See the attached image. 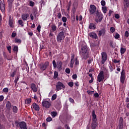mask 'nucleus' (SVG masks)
Listing matches in <instances>:
<instances>
[{
	"mask_svg": "<svg viewBox=\"0 0 129 129\" xmlns=\"http://www.w3.org/2000/svg\"><path fill=\"white\" fill-rule=\"evenodd\" d=\"M89 50L88 48L87 45L82 46V48H81V51H80V55L83 57L84 59H86L88 58V51Z\"/></svg>",
	"mask_w": 129,
	"mask_h": 129,
	"instance_id": "1",
	"label": "nucleus"
},
{
	"mask_svg": "<svg viewBox=\"0 0 129 129\" xmlns=\"http://www.w3.org/2000/svg\"><path fill=\"white\" fill-rule=\"evenodd\" d=\"M92 116H93V120L92 121L91 128L92 129H96L98 125V122L97 121V116L95 114V111L94 110H93L92 112Z\"/></svg>",
	"mask_w": 129,
	"mask_h": 129,
	"instance_id": "2",
	"label": "nucleus"
},
{
	"mask_svg": "<svg viewBox=\"0 0 129 129\" xmlns=\"http://www.w3.org/2000/svg\"><path fill=\"white\" fill-rule=\"evenodd\" d=\"M52 64L53 66L54 69L57 68L59 71H61L62 69V65L63 63L61 60H59L57 61V63L55 61V60H53Z\"/></svg>",
	"mask_w": 129,
	"mask_h": 129,
	"instance_id": "3",
	"label": "nucleus"
},
{
	"mask_svg": "<svg viewBox=\"0 0 129 129\" xmlns=\"http://www.w3.org/2000/svg\"><path fill=\"white\" fill-rule=\"evenodd\" d=\"M66 37V35L63 31L60 32L56 37V40L58 43H60Z\"/></svg>",
	"mask_w": 129,
	"mask_h": 129,
	"instance_id": "4",
	"label": "nucleus"
},
{
	"mask_svg": "<svg viewBox=\"0 0 129 129\" xmlns=\"http://www.w3.org/2000/svg\"><path fill=\"white\" fill-rule=\"evenodd\" d=\"M103 14L102 13L97 11L96 13V18L95 19V21L98 23L99 22H101L103 19Z\"/></svg>",
	"mask_w": 129,
	"mask_h": 129,
	"instance_id": "5",
	"label": "nucleus"
},
{
	"mask_svg": "<svg viewBox=\"0 0 129 129\" xmlns=\"http://www.w3.org/2000/svg\"><path fill=\"white\" fill-rule=\"evenodd\" d=\"M43 107L46 109L49 108L51 106V101L49 99L43 100L42 102Z\"/></svg>",
	"mask_w": 129,
	"mask_h": 129,
	"instance_id": "6",
	"label": "nucleus"
},
{
	"mask_svg": "<svg viewBox=\"0 0 129 129\" xmlns=\"http://www.w3.org/2000/svg\"><path fill=\"white\" fill-rule=\"evenodd\" d=\"M56 88L57 91L61 90H64L66 88V86L63 84L61 82H58L56 85Z\"/></svg>",
	"mask_w": 129,
	"mask_h": 129,
	"instance_id": "7",
	"label": "nucleus"
},
{
	"mask_svg": "<svg viewBox=\"0 0 129 129\" xmlns=\"http://www.w3.org/2000/svg\"><path fill=\"white\" fill-rule=\"evenodd\" d=\"M104 79V72H103V71H101L99 73V75H98L97 76V81L99 83H100L101 82L103 81Z\"/></svg>",
	"mask_w": 129,
	"mask_h": 129,
	"instance_id": "8",
	"label": "nucleus"
},
{
	"mask_svg": "<svg viewBox=\"0 0 129 129\" xmlns=\"http://www.w3.org/2000/svg\"><path fill=\"white\" fill-rule=\"evenodd\" d=\"M101 58H102L101 63L104 64L107 59V55L106 52H101Z\"/></svg>",
	"mask_w": 129,
	"mask_h": 129,
	"instance_id": "9",
	"label": "nucleus"
},
{
	"mask_svg": "<svg viewBox=\"0 0 129 129\" xmlns=\"http://www.w3.org/2000/svg\"><path fill=\"white\" fill-rule=\"evenodd\" d=\"M49 61H45L43 64H40V70L41 71L43 72L47 69L49 67Z\"/></svg>",
	"mask_w": 129,
	"mask_h": 129,
	"instance_id": "10",
	"label": "nucleus"
},
{
	"mask_svg": "<svg viewBox=\"0 0 129 129\" xmlns=\"http://www.w3.org/2000/svg\"><path fill=\"white\" fill-rule=\"evenodd\" d=\"M71 55V61L70 62V67H71V68H73L74 64L75 62V55L73 53H72Z\"/></svg>",
	"mask_w": 129,
	"mask_h": 129,
	"instance_id": "11",
	"label": "nucleus"
},
{
	"mask_svg": "<svg viewBox=\"0 0 129 129\" xmlns=\"http://www.w3.org/2000/svg\"><path fill=\"white\" fill-rule=\"evenodd\" d=\"M96 7L94 5H90V14L93 15L96 11Z\"/></svg>",
	"mask_w": 129,
	"mask_h": 129,
	"instance_id": "12",
	"label": "nucleus"
},
{
	"mask_svg": "<svg viewBox=\"0 0 129 129\" xmlns=\"http://www.w3.org/2000/svg\"><path fill=\"white\" fill-rule=\"evenodd\" d=\"M18 125L21 129H28L27 127V124L24 121H21L19 122Z\"/></svg>",
	"mask_w": 129,
	"mask_h": 129,
	"instance_id": "13",
	"label": "nucleus"
},
{
	"mask_svg": "<svg viewBox=\"0 0 129 129\" xmlns=\"http://www.w3.org/2000/svg\"><path fill=\"white\" fill-rule=\"evenodd\" d=\"M118 128L119 129H123V118L122 117H119V122H118Z\"/></svg>",
	"mask_w": 129,
	"mask_h": 129,
	"instance_id": "14",
	"label": "nucleus"
},
{
	"mask_svg": "<svg viewBox=\"0 0 129 129\" xmlns=\"http://www.w3.org/2000/svg\"><path fill=\"white\" fill-rule=\"evenodd\" d=\"M106 34V31L105 29H102L99 31L98 35L99 37H101V36H104Z\"/></svg>",
	"mask_w": 129,
	"mask_h": 129,
	"instance_id": "15",
	"label": "nucleus"
},
{
	"mask_svg": "<svg viewBox=\"0 0 129 129\" xmlns=\"http://www.w3.org/2000/svg\"><path fill=\"white\" fill-rule=\"evenodd\" d=\"M89 29L95 30L96 29V26L95 23H91L89 24Z\"/></svg>",
	"mask_w": 129,
	"mask_h": 129,
	"instance_id": "16",
	"label": "nucleus"
},
{
	"mask_svg": "<svg viewBox=\"0 0 129 129\" xmlns=\"http://www.w3.org/2000/svg\"><path fill=\"white\" fill-rule=\"evenodd\" d=\"M90 37L93 39H98L97 35L95 32H91L89 34Z\"/></svg>",
	"mask_w": 129,
	"mask_h": 129,
	"instance_id": "17",
	"label": "nucleus"
},
{
	"mask_svg": "<svg viewBox=\"0 0 129 129\" xmlns=\"http://www.w3.org/2000/svg\"><path fill=\"white\" fill-rule=\"evenodd\" d=\"M12 107V106L11 102L10 101H8L6 104V108L9 111H11Z\"/></svg>",
	"mask_w": 129,
	"mask_h": 129,
	"instance_id": "18",
	"label": "nucleus"
},
{
	"mask_svg": "<svg viewBox=\"0 0 129 129\" xmlns=\"http://www.w3.org/2000/svg\"><path fill=\"white\" fill-rule=\"evenodd\" d=\"M32 106L35 111H39L40 108H39V106L36 103H33Z\"/></svg>",
	"mask_w": 129,
	"mask_h": 129,
	"instance_id": "19",
	"label": "nucleus"
},
{
	"mask_svg": "<svg viewBox=\"0 0 129 129\" xmlns=\"http://www.w3.org/2000/svg\"><path fill=\"white\" fill-rule=\"evenodd\" d=\"M29 17V14H28V13H27V14H23L22 15V19L23 21H26Z\"/></svg>",
	"mask_w": 129,
	"mask_h": 129,
	"instance_id": "20",
	"label": "nucleus"
},
{
	"mask_svg": "<svg viewBox=\"0 0 129 129\" xmlns=\"http://www.w3.org/2000/svg\"><path fill=\"white\" fill-rule=\"evenodd\" d=\"M0 8L1 11L3 13H5V4L4 3H1L0 4Z\"/></svg>",
	"mask_w": 129,
	"mask_h": 129,
	"instance_id": "21",
	"label": "nucleus"
},
{
	"mask_svg": "<svg viewBox=\"0 0 129 129\" xmlns=\"http://www.w3.org/2000/svg\"><path fill=\"white\" fill-rule=\"evenodd\" d=\"M31 88L32 89V90L34 92H37V89L36 87V86L34 84H31Z\"/></svg>",
	"mask_w": 129,
	"mask_h": 129,
	"instance_id": "22",
	"label": "nucleus"
},
{
	"mask_svg": "<svg viewBox=\"0 0 129 129\" xmlns=\"http://www.w3.org/2000/svg\"><path fill=\"white\" fill-rule=\"evenodd\" d=\"M126 51V48H123V47H121L120 49V52L121 55H123L125 53Z\"/></svg>",
	"mask_w": 129,
	"mask_h": 129,
	"instance_id": "23",
	"label": "nucleus"
},
{
	"mask_svg": "<svg viewBox=\"0 0 129 129\" xmlns=\"http://www.w3.org/2000/svg\"><path fill=\"white\" fill-rule=\"evenodd\" d=\"M9 24L10 27L12 28L13 27V21L11 16H10Z\"/></svg>",
	"mask_w": 129,
	"mask_h": 129,
	"instance_id": "24",
	"label": "nucleus"
},
{
	"mask_svg": "<svg viewBox=\"0 0 129 129\" xmlns=\"http://www.w3.org/2000/svg\"><path fill=\"white\" fill-rule=\"evenodd\" d=\"M18 108L16 106H13V111L15 113H18Z\"/></svg>",
	"mask_w": 129,
	"mask_h": 129,
	"instance_id": "25",
	"label": "nucleus"
},
{
	"mask_svg": "<svg viewBox=\"0 0 129 129\" xmlns=\"http://www.w3.org/2000/svg\"><path fill=\"white\" fill-rule=\"evenodd\" d=\"M125 80V77H120V82L122 84H123L124 83V81Z\"/></svg>",
	"mask_w": 129,
	"mask_h": 129,
	"instance_id": "26",
	"label": "nucleus"
},
{
	"mask_svg": "<svg viewBox=\"0 0 129 129\" xmlns=\"http://www.w3.org/2000/svg\"><path fill=\"white\" fill-rule=\"evenodd\" d=\"M112 61L114 63H118V65L120 64V60H117L116 58H113V59L112 60Z\"/></svg>",
	"mask_w": 129,
	"mask_h": 129,
	"instance_id": "27",
	"label": "nucleus"
},
{
	"mask_svg": "<svg viewBox=\"0 0 129 129\" xmlns=\"http://www.w3.org/2000/svg\"><path fill=\"white\" fill-rule=\"evenodd\" d=\"M51 29H52V30L53 31V32H54L55 31H56L57 30V27L55 25V24H53L51 26Z\"/></svg>",
	"mask_w": 129,
	"mask_h": 129,
	"instance_id": "28",
	"label": "nucleus"
},
{
	"mask_svg": "<svg viewBox=\"0 0 129 129\" xmlns=\"http://www.w3.org/2000/svg\"><path fill=\"white\" fill-rule=\"evenodd\" d=\"M15 42L16 43L21 44V42H22V40H21V39L16 37V38H15Z\"/></svg>",
	"mask_w": 129,
	"mask_h": 129,
	"instance_id": "29",
	"label": "nucleus"
},
{
	"mask_svg": "<svg viewBox=\"0 0 129 129\" xmlns=\"http://www.w3.org/2000/svg\"><path fill=\"white\" fill-rule=\"evenodd\" d=\"M102 11L104 14H106L107 12V9L106 7H102Z\"/></svg>",
	"mask_w": 129,
	"mask_h": 129,
	"instance_id": "30",
	"label": "nucleus"
},
{
	"mask_svg": "<svg viewBox=\"0 0 129 129\" xmlns=\"http://www.w3.org/2000/svg\"><path fill=\"white\" fill-rule=\"evenodd\" d=\"M120 76L121 77H126L125 71H124V70H123V69H122V70L121 72Z\"/></svg>",
	"mask_w": 129,
	"mask_h": 129,
	"instance_id": "31",
	"label": "nucleus"
},
{
	"mask_svg": "<svg viewBox=\"0 0 129 129\" xmlns=\"http://www.w3.org/2000/svg\"><path fill=\"white\" fill-rule=\"evenodd\" d=\"M58 76V72H56V71H55L54 73V77L53 78L54 79H56Z\"/></svg>",
	"mask_w": 129,
	"mask_h": 129,
	"instance_id": "32",
	"label": "nucleus"
},
{
	"mask_svg": "<svg viewBox=\"0 0 129 129\" xmlns=\"http://www.w3.org/2000/svg\"><path fill=\"white\" fill-rule=\"evenodd\" d=\"M124 37L127 38L129 37V32L127 30H126L124 32Z\"/></svg>",
	"mask_w": 129,
	"mask_h": 129,
	"instance_id": "33",
	"label": "nucleus"
},
{
	"mask_svg": "<svg viewBox=\"0 0 129 129\" xmlns=\"http://www.w3.org/2000/svg\"><path fill=\"white\" fill-rule=\"evenodd\" d=\"M57 113L55 111H52L51 112V115H52V117H55L57 115Z\"/></svg>",
	"mask_w": 129,
	"mask_h": 129,
	"instance_id": "34",
	"label": "nucleus"
},
{
	"mask_svg": "<svg viewBox=\"0 0 129 129\" xmlns=\"http://www.w3.org/2000/svg\"><path fill=\"white\" fill-rule=\"evenodd\" d=\"M18 23L20 25H21L22 27H24L23 21L22 20H19Z\"/></svg>",
	"mask_w": 129,
	"mask_h": 129,
	"instance_id": "35",
	"label": "nucleus"
},
{
	"mask_svg": "<svg viewBox=\"0 0 129 129\" xmlns=\"http://www.w3.org/2000/svg\"><path fill=\"white\" fill-rule=\"evenodd\" d=\"M74 83L73 82H69V83H68V85H69V86H70L71 88H72L74 86Z\"/></svg>",
	"mask_w": 129,
	"mask_h": 129,
	"instance_id": "36",
	"label": "nucleus"
},
{
	"mask_svg": "<svg viewBox=\"0 0 129 129\" xmlns=\"http://www.w3.org/2000/svg\"><path fill=\"white\" fill-rule=\"evenodd\" d=\"M110 32L113 33L115 31V29L114 27H111L110 28Z\"/></svg>",
	"mask_w": 129,
	"mask_h": 129,
	"instance_id": "37",
	"label": "nucleus"
},
{
	"mask_svg": "<svg viewBox=\"0 0 129 129\" xmlns=\"http://www.w3.org/2000/svg\"><path fill=\"white\" fill-rule=\"evenodd\" d=\"M101 5L103 7H104L106 5V2L104 0H102L100 2Z\"/></svg>",
	"mask_w": 129,
	"mask_h": 129,
	"instance_id": "38",
	"label": "nucleus"
},
{
	"mask_svg": "<svg viewBox=\"0 0 129 129\" xmlns=\"http://www.w3.org/2000/svg\"><path fill=\"white\" fill-rule=\"evenodd\" d=\"M31 101H32V100H31V99H27L26 101H25V103H26V104H30V103L31 102Z\"/></svg>",
	"mask_w": 129,
	"mask_h": 129,
	"instance_id": "39",
	"label": "nucleus"
},
{
	"mask_svg": "<svg viewBox=\"0 0 129 129\" xmlns=\"http://www.w3.org/2000/svg\"><path fill=\"white\" fill-rule=\"evenodd\" d=\"M120 38V35L119 33H115V36H114V38L116 39H118Z\"/></svg>",
	"mask_w": 129,
	"mask_h": 129,
	"instance_id": "40",
	"label": "nucleus"
},
{
	"mask_svg": "<svg viewBox=\"0 0 129 129\" xmlns=\"http://www.w3.org/2000/svg\"><path fill=\"white\" fill-rule=\"evenodd\" d=\"M79 64V60L77 59V58H76L75 61V67H76V66Z\"/></svg>",
	"mask_w": 129,
	"mask_h": 129,
	"instance_id": "41",
	"label": "nucleus"
},
{
	"mask_svg": "<svg viewBox=\"0 0 129 129\" xmlns=\"http://www.w3.org/2000/svg\"><path fill=\"white\" fill-rule=\"evenodd\" d=\"M14 51H18V46L17 45H15L13 48Z\"/></svg>",
	"mask_w": 129,
	"mask_h": 129,
	"instance_id": "42",
	"label": "nucleus"
},
{
	"mask_svg": "<svg viewBox=\"0 0 129 129\" xmlns=\"http://www.w3.org/2000/svg\"><path fill=\"white\" fill-rule=\"evenodd\" d=\"M70 73H71V70L70 69H69V68H67V69H66V73L68 74H70Z\"/></svg>",
	"mask_w": 129,
	"mask_h": 129,
	"instance_id": "43",
	"label": "nucleus"
},
{
	"mask_svg": "<svg viewBox=\"0 0 129 129\" xmlns=\"http://www.w3.org/2000/svg\"><path fill=\"white\" fill-rule=\"evenodd\" d=\"M124 9H127L129 7V2L124 3Z\"/></svg>",
	"mask_w": 129,
	"mask_h": 129,
	"instance_id": "44",
	"label": "nucleus"
},
{
	"mask_svg": "<svg viewBox=\"0 0 129 129\" xmlns=\"http://www.w3.org/2000/svg\"><path fill=\"white\" fill-rule=\"evenodd\" d=\"M61 20H62V22L63 23H66L67 22V18L66 17H62V18H61Z\"/></svg>",
	"mask_w": 129,
	"mask_h": 129,
	"instance_id": "45",
	"label": "nucleus"
},
{
	"mask_svg": "<svg viewBox=\"0 0 129 129\" xmlns=\"http://www.w3.org/2000/svg\"><path fill=\"white\" fill-rule=\"evenodd\" d=\"M39 4H40V6H41V8H42V5H43V6L45 5V2H44V0H42L41 1H40V2H39Z\"/></svg>",
	"mask_w": 129,
	"mask_h": 129,
	"instance_id": "46",
	"label": "nucleus"
},
{
	"mask_svg": "<svg viewBox=\"0 0 129 129\" xmlns=\"http://www.w3.org/2000/svg\"><path fill=\"white\" fill-rule=\"evenodd\" d=\"M114 17L116 19H119L120 18V15L118 14H115L114 15Z\"/></svg>",
	"mask_w": 129,
	"mask_h": 129,
	"instance_id": "47",
	"label": "nucleus"
},
{
	"mask_svg": "<svg viewBox=\"0 0 129 129\" xmlns=\"http://www.w3.org/2000/svg\"><path fill=\"white\" fill-rule=\"evenodd\" d=\"M7 49H8L9 53H11V50H12L11 46L9 45L8 46H7Z\"/></svg>",
	"mask_w": 129,
	"mask_h": 129,
	"instance_id": "48",
	"label": "nucleus"
},
{
	"mask_svg": "<svg viewBox=\"0 0 129 129\" xmlns=\"http://www.w3.org/2000/svg\"><path fill=\"white\" fill-rule=\"evenodd\" d=\"M113 40H110L109 41V45H110V47H113Z\"/></svg>",
	"mask_w": 129,
	"mask_h": 129,
	"instance_id": "49",
	"label": "nucleus"
},
{
	"mask_svg": "<svg viewBox=\"0 0 129 129\" xmlns=\"http://www.w3.org/2000/svg\"><path fill=\"white\" fill-rule=\"evenodd\" d=\"M57 98V95L56 94H54L52 96V100L53 101V100H55Z\"/></svg>",
	"mask_w": 129,
	"mask_h": 129,
	"instance_id": "50",
	"label": "nucleus"
},
{
	"mask_svg": "<svg viewBox=\"0 0 129 129\" xmlns=\"http://www.w3.org/2000/svg\"><path fill=\"white\" fill-rule=\"evenodd\" d=\"M104 75L105 77H109V74L108 72H105L104 73Z\"/></svg>",
	"mask_w": 129,
	"mask_h": 129,
	"instance_id": "51",
	"label": "nucleus"
},
{
	"mask_svg": "<svg viewBox=\"0 0 129 129\" xmlns=\"http://www.w3.org/2000/svg\"><path fill=\"white\" fill-rule=\"evenodd\" d=\"M52 118L51 117H48L47 118V119H46V121H47V122H50V121H52Z\"/></svg>",
	"mask_w": 129,
	"mask_h": 129,
	"instance_id": "52",
	"label": "nucleus"
},
{
	"mask_svg": "<svg viewBox=\"0 0 129 129\" xmlns=\"http://www.w3.org/2000/svg\"><path fill=\"white\" fill-rule=\"evenodd\" d=\"M19 77H17V78L16 79H15L14 82L15 83V86H16L17 83L18 82V81H19Z\"/></svg>",
	"mask_w": 129,
	"mask_h": 129,
	"instance_id": "53",
	"label": "nucleus"
},
{
	"mask_svg": "<svg viewBox=\"0 0 129 129\" xmlns=\"http://www.w3.org/2000/svg\"><path fill=\"white\" fill-rule=\"evenodd\" d=\"M78 77V76L76 74H75V75H73V79L76 80Z\"/></svg>",
	"mask_w": 129,
	"mask_h": 129,
	"instance_id": "54",
	"label": "nucleus"
},
{
	"mask_svg": "<svg viewBox=\"0 0 129 129\" xmlns=\"http://www.w3.org/2000/svg\"><path fill=\"white\" fill-rule=\"evenodd\" d=\"M57 17H58V18L59 19H61V18L62 17V15H61V14L60 12L59 13H58V15H57Z\"/></svg>",
	"mask_w": 129,
	"mask_h": 129,
	"instance_id": "55",
	"label": "nucleus"
},
{
	"mask_svg": "<svg viewBox=\"0 0 129 129\" xmlns=\"http://www.w3.org/2000/svg\"><path fill=\"white\" fill-rule=\"evenodd\" d=\"M3 92L5 93H8L9 92V89L8 88H4L3 89Z\"/></svg>",
	"mask_w": 129,
	"mask_h": 129,
	"instance_id": "56",
	"label": "nucleus"
},
{
	"mask_svg": "<svg viewBox=\"0 0 129 129\" xmlns=\"http://www.w3.org/2000/svg\"><path fill=\"white\" fill-rule=\"evenodd\" d=\"M87 92H88V94L89 95H92L94 93V91H91L90 90H88Z\"/></svg>",
	"mask_w": 129,
	"mask_h": 129,
	"instance_id": "57",
	"label": "nucleus"
},
{
	"mask_svg": "<svg viewBox=\"0 0 129 129\" xmlns=\"http://www.w3.org/2000/svg\"><path fill=\"white\" fill-rule=\"evenodd\" d=\"M113 13V11H111V10H109V12H108V16L109 17H110L112 15V14Z\"/></svg>",
	"mask_w": 129,
	"mask_h": 129,
	"instance_id": "58",
	"label": "nucleus"
},
{
	"mask_svg": "<svg viewBox=\"0 0 129 129\" xmlns=\"http://www.w3.org/2000/svg\"><path fill=\"white\" fill-rule=\"evenodd\" d=\"M34 5H35V3L34 2H32V1H31L30 2V6L31 7H34Z\"/></svg>",
	"mask_w": 129,
	"mask_h": 129,
	"instance_id": "59",
	"label": "nucleus"
},
{
	"mask_svg": "<svg viewBox=\"0 0 129 129\" xmlns=\"http://www.w3.org/2000/svg\"><path fill=\"white\" fill-rule=\"evenodd\" d=\"M16 74V72H15V71L14 72H13V74H11V76L13 78H14L15 77V76Z\"/></svg>",
	"mask_w": 129,
	"mask_h": 129,
	"instance_id": "60",
	"label": "nucleus"
},
{
	"mask_svg": "<svg viewBox=\"0 0 129 129\" xmlns=\"http://www.w3.org/2000/svg\"><path fill=\"white\" fill-rule=\"evenodd\" d=\"M37 30H38V32L41 31V26L40 25H39L37 28Z\"/></svg>",
	"mask_w": 129,
	"mask_h": 129,
	"instance_id": "61",
	"label": "nucleus"
},
{
	"mask_svg": "<svg viewBox=\"0 0 129 129\" xmlns=\"http://www.w3.org/2000/svg\"><path fill=\"white\" fill-rule=\"evenodd\" d=\"M94 97L95 98H98L99 97V95L98 93H95V94H94Z\"/></svg>",
	"mask_w": 129,
	"mask_h": 129,
	"instance_id": "62",
	"label": "nucleus"
},
{
	"mask_svg": "<svg viewBox=\"0 0 129 129\" xmlns=\"http://www.w3.org/2000/svg\"><path fill=\"white\" fill-rule=\"evenodd\" d=\"M16 36H17V33H16L13 32L12 33V37L13 38H15Z\"/></svg>",
	"mask_w": 129,
	"mask_h": 129,
	"instance_id": "63",
	"label": "nucleus"
},
{
	"mask_svg": "<svg viewBox=\"0 0 129 129\" xmlns=\"http://www.w3.org/2000/svg\"><path fill=\"white\" fill-rule=\"evenodd\" d=\"M69 101H70V102H71V103H74L75 102V101L74 100V99H73L71 98H70L69 99Z\"/></svg>",
	"mask_w": 129,
	"mask_h": 129,
	"instance_id": "64",
	"label": "nucleus"
}]
</instances>
